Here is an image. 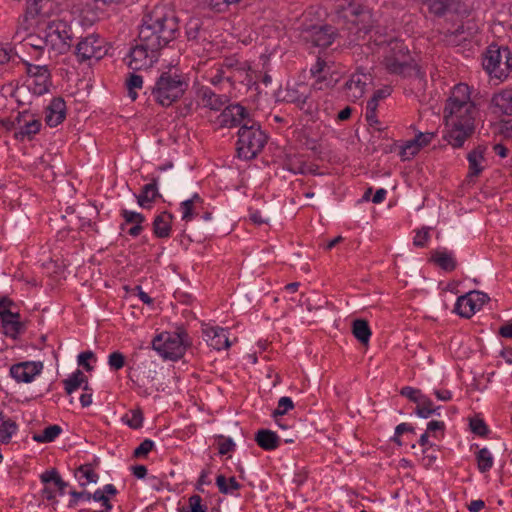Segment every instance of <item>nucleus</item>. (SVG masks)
<instances>
[{"label":"nucleus","instance_id":"obj_34","mask_svg":"<svg viewBox=\"0 0 512 512\" xmlns=\"http://www.w3.org/2000/svg\"><path fill=\"white\" fill-rule=\"evenodd\" d=\"M17 314H8L2 318L4 333L8 336L15 337L21 330V323L18 321Z\"/></svg>","mask_w":512,"mask_h":512},{"label":"nucleus","instance_id":"obj_26","mask_svg":"<svg viewBox=\"0 0 512 512\" xmlns=\"http://www.w3.org/2000/svg\"><path fill=\"white\" fill-rule=\"evenodd\" d=\"M255 441L264 450H274L279 446V437L268 429H261L255 435Z\"/></svg>","mask_w":512,"mask_h":512},{"label":"nucleus","instance_id":"obj_54","mask_svg":"<svg viewBox=\"0 0 512 512\" xmlns=\"http://www.w3.org/2000/svg\"><path fill=\"white\" fill-rule=\"evenodd\" d=\"M91 498H93L95 501L101 502L102 506L105 507L106 511L111 510L112 505L110 504L108 497L104 494L102 490H96L93 494H91Z\"/></svg>","mask_w":512,"mask_h":512},{"label":"nucleus","instance_id":"obj_42","mask_svg":"<svg viewBox=\"0 0 512 512\" xmlns=\"http://www.w3.org/2000/svg\"><path fill=\"white\" fill-rule=\"evenodd\" d=\"M294 404L290 397H281L278 401V407L273 412L272 416L277 419L279 416L286 414L289 410L293 409Z\"/></svg>","mask_w":512,"mask_h":512},{"label":"nucleus","instance_id":"obj_18","mask_svg":"<svg viewBox=\"0 0 512 512\" xmlns=\"http://www.w3.org/2000/svg\"><path fill=\"white\" fill-rule=\"evenodd\" d=\"M66 116V105L63 99H53L45 110V121L50 127L59 125Z\"/></svg>","mask_w":512,"mask_h":512},{"label":"nucleus","instance_id":"obj_10","mask_svg":"<svg viewBox=\"0 0 512 512\" xmlns=\"http://www.w3.org/2000/svg\"><path fill=\"white\" fill-rule=\"evenodd\" d=\"M12 126L15 130V138L24 140L31 139L40 131L41 122L35 115L28 111H23L17 114L12 122Z\"/></svg>","mask_w":512,"mask_h":512},{"label":"nucleus","instance_id":"obj_17","mask_svg":"<svg viewBox=\"0 0 512 512\" xmlns=\"http://www.w3.org/2000/svg\"><path fill=\"white\" fill-rule=\"evenodd\" d=\"M395 48H399L398 56L386 55L385 65L392 73H402L409 62L408 49L401 41L394 42Z\"/></svg>","mask_w":512,"mask_h":512},{"label":"nucleus","instance_id":"obj_48","mask_svg":"<svg viewBox=\"0 0 512 512\" xmlns=\"http://www.w3.org/2000/svg\"><path fill=\"white\" fill-rule=\"evenodd\" d=\"M430 227H422L416 232L413 240V244L416 247H424L429 239Z\"/></svg>","mask_w":512,"mask_h":512},{"label":"nucleus","instance_id":"obj_3","mask_svg":"<svg viewBox=\"0 0 512 512\" xmlns=\"http://www.w3.org/2000/svg\"><path fill=\"white\" fill-rule=\"evenodd\" d=\"M189 87L188 79L177 71H164L156 79L151 89L154 101L163 107L178 101Z\"/></svg>","mask_w":512,"mask_h":512},{"label":"nucleus","instance_id":"obj_29","mask_svg":"<svg viewBox=\"0 0 512 512\" xmlns=\"http://www.w3.org/2000/svg\"><path fill=\"white\" fill-rule=\"evenodd\" d=\"M352 333L361 344L367 345L369 343L371 330L366 320L355 319L352 323Z\"/></svg>","mask_w":512,"mask_h":512},{"label":"nucleus","instance_id":"obj_38","mask_svg":"<svg viewBox=\"0 0 512 512\" xmlns=\"http://www.w3.org/2000/svg\"><path fill=\"white\" fill-rule=\"evenodd\" d=\"M61 433V427L58 425H51L46 427L42 433L35 434L33 439L39 443L52 442Z\"/></svg>","mask_w":512,"mask_h":512},{"label":"nucleus","instance_id":"obj_63","mask_svg":"<svg viewBox=\"0 0 512 512\" xmlns=\"http://www.w3.org/2000/svg\"><path fill=\"white\" fill-rule=\"evenodd\" d=\"M390 93H391L390 88L389 87H385V88H382V89H379V90L375 91L372 97H374L375 100L379 101V100L384 99L387 96H389Z\"/></svg>","mask_w":512,"mask_h":512},{"label":"nucleus","instance_id":"obj_64","mask_svg":"<svg viewBox=\"0 0 512 512\" xmlns=\"http://www.w3.org/2000/svg\"><path fill=\"white\" fill-rule=\"evenodd\" d=\"M484 501L482 500H473L468 505V509L471 512H479L484 507Z\"/></svg>","mask_w":512,"mask_h":512},{"label":"nucleus","instance_id":"obj_40","mask_svg":"<svg viewBox=\"0 0 512 512\" xmlns=\"http://www.w3.org/2000/svg\"><path fill=\"white\" fill-rule=\"evenodd\" d=\"M17 425L14 421L8 419L0 424V441L2 443H8L15 433Z\"/></svg>","mask_w":512,"mask_h":512},{"label":"nucleus","instance_id":"obj_5","mask_svg":"<svg viewBox=\"0 0 512 512\" xmlns=\"http://www.w3.org/2000/svg\"><path fill=\"white\" fill-rule=\"evenodd\" d=\"M267 136L252 119H247L238 131L237 152L240 158L252 159L261 152Z\"/></svg>","mask_w":512,"mask_h":512},{"label":"nucleus","instance_id":"obj_52","mask_svg":"<svg viewBox=\"0 0 512 512\" xmlns=\"http://www.w3.org/2000/svg\"><path fill=\"white\" fill-rule=\"evenodd\" d=\"M154 443L153 441L146 439L144 440L135 450H134V456L135 457H143L146 456L153 448Z\"/></svg>","mask_w":512,"mask_h":512},{"label":"nucleus","instance_id":"obj_39","mask_svg":"<svg viewBox=\"0 0 512 512\" xmlns=\"http://www.w3.org/2000/svg\"><path fill=\"white\" fill-rule=\"evenodd\" d=\"M126 86L128 96L134 101L137 98V90L142 89L143 79L141 76L131 73L126 80Z\"/></svg>","mask_w":512,"mask_h":512},{"label":"nucleus","instance_id":"obj_59","mask_svg":"<svg viewBox=\"0 0 512 512\" xmlns=\"http://www.w3.org/2000/svg\"><path fill=\"white\" fill-rule=\"evenodd\" d=\"M12 305L11 300L7 298H2L0 300V316L1 318L6 317L8 314H15L14 312L10 311L9 307Z\"/></svg>","mask_w":512,"mask_h":512},{"label":"nucleus","instance_id":"obj_14","mask_svg":"<svg viewBox=\"0 0 512 512\" xmlns=\"http://www.w3.org/2000/svg\"><path fill=\"white\" fill-rule=\"evenodd\" d=\"M250 119L246 110L239 104L226 106L221 114L217 117V122L221 127H234L243 125L244 122Z\"/></svg>","mask_w":512,"mask_h":512},{"label":"nucleus","instance_id":"obj_36","mask_svg":"<svg viewBox=\"0 0 512 512\" xmlns=\"http://www.w3.org/2000/svg\"><path fill=\"white\" fill-rule=\"evenodd\" d=\"M432 259L446 271H452L456 267L455 260L450 253L437 251L433 254Z\"/></svg>","mask_w":512,"mask_h":512},{"label":"nucleus","instance_id":"obj_61","mask_svg":"<svg viewBox=\"0 0 512 512\" xmlns=\"http://www.w3.org/2000/svg\"><path fill=\"white\" fill-rule=\"evenodd\" d=\"M250 220L257 225L267 223V220L264 219L258 210H250L249 214Z\"/></svg>","mask_w":512,"mask_h":512},{"label":"nucleus","instance_id":"obj_7","mask_svg":"<svg viewBox=\"0 0 512 512\" xmlns=\"http://www.w3.org/2000/svg\"><path fill=\"white\" fill-rule=\"evenodd\" d=\"M190 345L189 337L185 331L157 335L152 341V347L163 358L177 360L181 358Z\"/></svg>","mask_w":512,"mask_h":512},{"label":"nucleus","instance_id":"obj_51","mask_svg":"<svg viewBox=\"0 0 512 512\" xmlns=\"http://www.w3.org/2000/svg\"><path fill=\"white\" fill-rule=\"evenodd\" d=\"M470 428L473 433L480 435V436H485L488 433V428L482 419H477V418L471 419L470 420Z\"/></svg>","mask_w":512,"mask_h":512},{"label":"nucleus","instance_id":"obj_11","mask_svg":"<svg viewBox=\"0 0 512 512\" xmlns=\"http://www.w3.org/2000/svg\"><path fill=\"white\" fill-rule=\"evenodd\" d=\"M301 37L313 46L327 48L333 43L336 31L329 25H313L302 30Z\"/></svg>","mask_w":512,"mask_h":512},{"label":"nucleus","instance_id":"obj_6","mask_svg":"<svg viewBox=\"0 0 512 512\" xmlns=\"http://www.w3.org/2000/svg\"><path fill=\"white\" fill-rule=\"evenodd\" d=\"M45 28V41L47 43V57L51 60L67 53L72 45L73 33L71 27L60 20L47 23Z\"/></svg>","mask_w":512,"mask_h":512},{"label":"nucleus","instance_id":"obj_45","mask_svg":"<svg viewBox=\"0 0 512 512\" xmlns=\"http://www.w3.org/2000/svg\"><path fill=\"white\" fill-rule=\"evenodd\" d=\"M400 393L402 396L407 397L409 400H411L412 402H415L416 404L420 403L422 398L425 396L421 393L420 390L409 387V386L403 387L401 389Z\"/></svg>","mask_w":512,"mask_h":512},{"label":"nucleus","instance_id":"obj_49","mask_svg":"<svg viewBox=\"0 0 512 512\" xmlns=\"http://www.w3.org/2000/svg\"><path fill=\"white\" fill-rule=\"evenodd\" d=\"M218 446H219V453L221 455H225L230 451H233L235 448V443L231 438H227L224 436L218 437Z\"/></svg>","mask_w":512,"mask_h":512},{"label":"nucleus","instance_id":"obj_15","mask_svg":"<svg viewBox=\"0 0 512 512\" xmlns=\"http://www.w3.org/2000/svg\"><path fill=\"white\" fill-rule=\"evenodd\" d=\"M43 369L42 362H21L11 366L10 375L17 382L30 383Z\"/></svg>","mask_w":512,"mask_h":512},{"label":"nucleus","instance_id":"obj_2","mask_svg":"<svg viewBox=\"0 0 512 512\" xmlns=\"http://www.w3.org/2000/svg\"><path fill=\"white\" fill-rule=\"evenodd\" d=\"M477 115L469 86L464 83L454 86L444 108V137L448 143L455 148L461 147L475 130Z\"/></svg>","mask_w":512,"mask_h":512},{"label":"nucleus","instance_id":"obj_31","mask_svg":"<svg viewBox=\"0 0 512 512\" xmlns=\"http://www.w3.org/2000/svg\"><path fill=\"white\" fill-rule=\"evenodd\" d=\"M485 148L478 146L468 154L470 173L477 176L482 171L481 162L484 159Z\"/></svg>","mask_w":512,"mask_h":512},{"label":"nucleus","instance_id":"obj_1","mask_svg":"<svg viewBox=\"0 0 512 512\" xmlns=\"http://www.w3.org/2000/svg\"><path fill=\"white\" fill-rule=\"evenodd\" d=\"M178 21L174 13L156 7L143 18L139 41L126 57L127 66L134 70L150 68L157 60V52L175 38Z\"/></svg>","mask_w":512,"mask_h":512},{"label":"nucleus","instance_id":"obj_25","mask_svg":"<svg viewBox=\"0 0 512 512\" xmlns=\"http://www.w3.org/2000/svg\"><path fill=\"white\" fill-rule=\"evenodd\" d=\"M158 178H153L152 182L146 184L141 193L137 196V202L142 208H150L151 203L159 196L157 183Z\"/></svg>","mask_w":512,"mask_h":512},{"label":"nucleus","instance_id":"obj_24","mask_svg":"<svg viewBox=\"0 0 512 512\" xmlns=\"http://www.w3.org/2000/svg\"><path fill=\"white\" fill-rule=\"evenodd\" d=\"M203 200L196 193L192 196V198L184 200L180 204L181 218L183 221L189 222L191 221L195 215L198 214V209L202 208Z\"/></svg>","mask_w":512,"mask_h":512},{"label":"nucleus","instance_id":"obj_41","mask_svg":"<svg viewBox=\"0 0 512 512\" xmlns=\"http://www.w3.org/2000/svg\"><path fill=\"white\" fill-rule=\"evenodd\" d=\"M435 411L436 409L433 408L431 400L426 396L422 398L420 403H417L416 413L422 418L430 417Z\"/></svg>","mask_w":512,"mask_h":512},{"label":"nucleus","instance_id":"obj_47","mask_svg":"<svg viewBox=\"0 0 512 512\" xmlns=\"http://www.w3.org/2000/svg\"><path fill=\"white\" fill-rule=\"evenodd\" d=\"M108 364L111 369L119 370L125 364V357L122 353L115 351L109 355Z\"/></svg>","mask_w":512,"mask_h":512},{"label":"nucleus","instance_id":"obj_60","mask_svg":"<svg viewBox=\"0 0 512 512\" xmlns=\"http://www.w3.org/2000/svg\"><path fill=\"white\" fill-rule=\"evenodd\" d=\"M56 478H60V475L58 474V472L55 469H51V470L45 471L41 475V480H42L43 483H48L50 481H53L54 484H55L56 483Z\"/></svg>","mask_w":512,"mask_h":512},{"label":"nucleus","instance_id":"obj_53","mask_svg":"<svg viewBox=\"0 0 512 512\" xmlns=\"http://www.w3.org/2000/svg\"><path fill=\"white\" fill-rule=\"evenodd\" d=\"M201 501L199 495H192L189 498L190 512H206V507L201 504Z\"/></svg>","mask_w":512,"mask_h":512},{"label":"nucleus","instance_id":"obj_58","mask_svg":"<svg viewBox=\"0 0 512 512\" xmlns=\"http://www.w3.org/2000/svg\"><path fill=\"white\" fill-rule=\"evenodd\" d=\"M229 5V0H210V7L216 12H223Z\"/></svg>","mask_w":512,"mask_h":512},{"label":"nucleus","instance_id":"obj_4","mask_svg":"<svg viewBox=\"0 0 512 512\" xmlns=\"http://www.w3.org/2000/svg\"><path fill=\"white\" fill-rule=\"evenodd\" d=\"M337 10L346 23L350 33L355 35V40L368 33L372 27V15L368 9L363 8L357 0H340Z\"/></svg>","mask_w":512,"mask_h":512},{"label":"nucleus","instance_id":"obj_21","mask_svg":"<svg viewBox=\"0 0 512 512\" xmlns=\"http://www.w3.org/2000/svg\"><path fill=\"white\" fill-rule=\"evenodd\" d=\"M26 72L30 77L35 78L36 84L39 86V93L47 89V84L50 80V71L46 64L34 65L26 63Z\"/></svg>","mask_w":512,"mask_h":512},{"label":"nucleus","instance_id":"obj_20","mask_svg":"<svg viewBox=\"0 0 512 512\" xmlns=\"http://www.w3.org/2000/svg\"><path fill=\"white\" fill-rule=\"evenodd\" d=\"M202 105L211 110H221L228 102L225 95H217L208 87H201L197 93Z\"/></svg>","mask_w":512,"mask_h":512},{"label":"nucleus","instance_id":"obj_23","mask_svg":"<svg viewBox=\"0 0 512 512\" xmlns=\"http://www.w3.org/2000/svg\"><path fill=\"white\" fill-rule=\"evenodd\" d=\"M308 88L304 85H299L298 89L288 88L286 90V95L284 99L287 102H291L296 104L301 109H304L305 105H308V109L311 108V103H309V95L307 93Z\"/></svg>","mask_w":512,"mask_h":512},{"label":"nucleus","instance_id":"obj_27","mask_svg":"<svg viewBox=\"0 0 512 512\" xmlns=\"http://www.w3.org/2000/svg\"><path fill=\"white\" fill-rule=\"evenodd\" d=\"M173 216L168 212L158 215L153 222V230L157 237L166 238L170 234Z\"/></svg>","mask_w":512,"mask_h":512},{"label":"nucleus","instance_id":"obj_12","mask_svg":"<svg viewBox=\"0 0 512 512\" xmlns=\"http://www.w3.org/2000/svg\"><path fill=\"white\" fill-rule=\"evenodd\" d=\"M489 300L486 293L470 291L457 299L455 312L465 318H470Z\"/></svg>","mask_w":512,"mask_h":512},{"label":"nucleus","instance_id":"obj_44","mask_svg":"<svg viewBox=\"0 0 512 512\" xmlns=\"http://www.w3.org/2000/svg\"><path fill=\"white\" fill-rule=\"evenodd\" d=\"M123 419L129 427H131L133 429H137L142 426L143 415L140 410H133V411H131L130 415L129 414L125 415V417Z\"/></svg>","mask_w":512,"mask_h":512},{"label":"nucleus","instance_id":"obj_50","mask_svg":"<svg viewBox=\"0 0 512 512\" xmlns=\"http://www.w3.org/2000/svg\"><path fill=\"white\" fill-rule=\"evenodd\" d=\"M51 0H27V10L30 15H37L42 12L44 5Z\"/></svg>","mask_w":512,"mask_h":512},{"label":"nucleus","instance_id":"obj_35","mask_svg":"<svg viewBox=\"0 0 512 512\" xmlns=\"http://www.w3.org/2000/svg\"><path fill=\"white\" fill-rule=\"evenodd\" d=\"M75 477L79 480L81 486L89 483H96L98 475L94 472L90 465H82L75 472Z\"/></svg>","mask_w":512,"mask_h":512},{"label":"nucleus","instance_id":"obj_57","mask_svg":"<svg viewBox=\"0 0 512 512\" xmlns=\"http://www.w3.org/2000/svg\"><path fill=\"white\" fill-rule=\"evenodd\" d=\"M94 354L91 351L82 352L78 356V364L83 366L87 371L92 370V367L88 363V360L93 358Z\"/></svg>","mask_w":512,"mask_h":512},{"label":"nucleus","instance_id":"obj_30","mask_svg":"<svg viewBox=\"0 0 512 512\" xmlns=\"http://www.w3.org/2000/svg\"><path fill=\"white\" fill-rule=\"evenodd\" d=\"M65 385V390L67 394H72L75 390H77L82 384L84 385V390H89L87 377L80 370L74 372L69 378L63 381Z\"/></svg>","mask_w":512,"mask_h":512},{"label":"nucleus","instance_id":"obj_13","mask_svg":"<svg viewBox=\"0 0 512 512\" xmlns=\"http://www.w3.org/2000/svg\"><path fill=\"white\" fill-rule=\"evenodd\" d=\"M370 85H372V76L362 70H357L345 83V96L349 101L356 102L363 97Z\"/></svg>","mask_w":512,"mask_h":512},{"label":"nucleus","instance_id":"obj_55","mask_svg":"<svg viewBox=\"0 0 512 512\" xmlns=\"http://www.w3.org/2000/svg\"><path fill=\"white\" fill-rule=\"evenodd\" d=\"M434 137H435V133H433V132H426V133L420 132L414 138V140L417 141V144H418L419 148L421 149L422 147L428 145Z\"/></svg>","mask_w":512,"mask_h":512},{"label":"nucleus","instance_id":"obj_28","mask_svg":"<svg viewBox=\"0 0 512 512\" xmlns=\"http://www.w3.org/2000/svg\"><path fill=\"white\" fill-rule=\"evenodd\" d=\"M121 215L125 222H135V225L128 229L127 233L133 237L138 236L143 230L142 223L145 221V217L138 212L127 209H123Z\"/></svg>","mask_w":512,"mask_h":512},{"label":"nucleus","instance_id":"obj_56","mask_svg":"<svg viewBox=\"0 0 512 512\" xmlns=\"http://www.w3.org/2000/svg\"><path fill=\"white\" fill-rule=\"evenodd\" d=\"M70 494L73 497L69 504L71 507L76 506L79 500L89 501L91 499V494L87 492H77L73 490Z\"/></svg>","mask_w":512,"mask_h":512},{"label":"nucleus","instance_id":"obj_37","mask_svg":"<svg viewBox=\"0 0 512 512\" xmlns=\"http://www.w3.org/2000/svg\"><path fill=\"white\" fill-rule=\"evenodd\" d=\"M216 484L219 491L223 494H231L233 491L240 489L241 485L236 481L234 477L226 479L225 476L219 475L216 478Z\"/></svg>","mask_w":512,"mask_h":512},{"label":"nucleus","instance_id":"obj_19","mask_svg":"<svg viewBox=\"0 0 512 512\" xmlns=\"http://www.w3.org/2000/svg\"><path fill=\"white\" fill-rule=\"evenodd\" d=\"M491 105L495 113L512 116V88L496 92L491 98Z\"/></svg>","mask_w":512,"mask_h":512},{"label":"nucleus","instance_id":"obj_46","mask_svg":"<svg viewBox=\"0 0 512 512\" xmlns=\"http://www.w3.org/2000/svg\"><path fill=\"white\" fill-rule=\"evenodd\" d=\"M201 28V22L197 18H191L186 23V34L189 39H196Z\"/></svg>","mask_w":512,"mask_h":512},{"label":"nucleus","instance_id":"obj_22","mask_svg":"<svg viewBox=\"0 0 512 512\" xmlns=\"http://www.w3.org/2000/svg\"><path fill=\"white\" fill-rule=\"evenodd\" d=\"M427 2L429 10L438 16L460 12V0H427Z\"/></svg>","mask_w":512,"mask_h":512},{"label":"nucleus","instance_id":"obj_32","mask_svg":"<svg viewBox=\"0 0 512 512\" xmlns=\"http://www.w3.org/2000/svg\"><path fill=\"white\" fill-rule=\"evenodd\" d=\"M26 45L33 48L39 56L47 54V43L45 41V28L41 29L37 35H29L26 39Z\"/></svg>","mask_w":512,"mask_h":512},{"label":"nucleus","instance_id":"obj_9","mask_svg":"<svg viewBox=\"0 0 512 512\" xmlns=\"http://www.w3.org/2000/svg\"><path fill=\"white\" fill-rule=\"evenodd\" d=\"M107 51L105 40L96 34L82 38L75 47V54L79 61L100 60L107 54Z\"/></svg>","mask_w":512,"mask_h":512},{"label":"nucleus","instance_id":"obj_33","mask_svg":"<svg viewBox=\"0 0 512 512\" xmlns=\"http://www.w3.org/2000/svg\"><path fill=\"white\" fill-rule=\"evenodd\" d=\"M477 467L481 473L488 472L494 463L492 453L488 448L480 449L476 454Z\"/></svg>","mask_w":512,"mask_h":512},{"label":"nucleus","instance_id":"obj_8","mask_svg":"<svg viewBox=\"0 0 512 512\" xmlns=\"http://www.w3.org/2000/svg\"><path fill=\"white\" fill-rule=\"evenodd\" d=\"M509 60L508 48L490 46L484 56L483 67L491 76L503 79L508 76L511 68Z\"/></svg>","mask_w":512,"mask_h":512},{"label":"nucleus","instance_id":"obj_43","mask_svg":"<svg viewBox=\"0 0 512 512\" xmlns=\"http://www.w3.org/2000/svg\"><path fill=\"white\" fill-rule=\"evenodd\" d=\"M420 148L417 144V141L414 139L409 140L406 142V144L402 147L400 155L403 160H408L411 157L415 156L419 152Z\"/></svg>","mask_w":512,"mask_h":512},{"label":"nucleus","instance_id":"obj_16","mask_svg":"<svg viewBox=\"0 0 512 512\" xmlns=\"http://www.w3.org/2000/svg\"><path fill=\"white\" fill-rule=\"evenodd\" d=\"M202 332L207 344L216 350L226 349L231 346L227 331L224 328L205 325Z\"/></svg>","mask_w":512,"mask_h":512},{"label":"nucleus","instance_id":"obj_62","mask_svg":"<svg viewBox=\"0 0 512 512\" xmlns=\"http://www.w3.org/2000/svg\"><path fill=\"white\" fill-rule=\"evenodd\" d=\"M499 334L505 338H512V323H507L500 327Z\"/></svg>","mask_w":512,"mask_h":512}]
</instances>
